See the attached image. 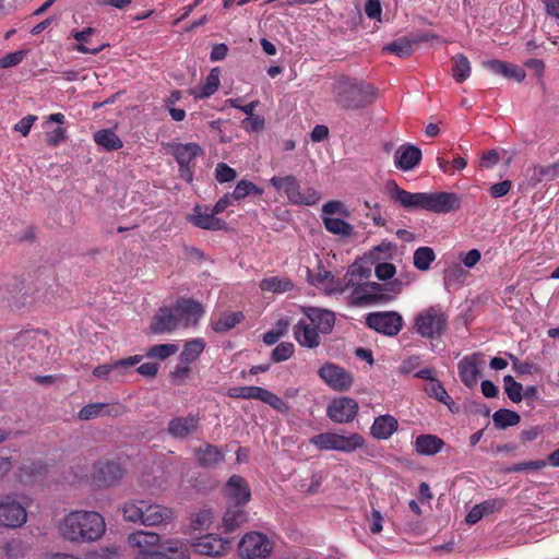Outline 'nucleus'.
Returning <instances> with one entry per match:
<instances>
[{
    "label": "nucleus",
    "mask_w": 559,
    "mask_h": 559,
    "mask_svg": "<svg viewBox=\"0 0 559 559\" xmlns=\"http://www.w3.org/2000/svg\"><path fill=\"white\" fill-rule=\"evenodd\" d=\"M248 521V512L245 506L227 504L223 516V528L225 533H233Z\"/></svg>",
    "instance_id": "nucleus-28"
},
{
    "label": "nucleus",
    "mask_w": 559,
    "mask_h": 559,
    "mask_svg": "<svg viewBox=\"0 0 559 559\" xmlns=\"http://www.w3.org/2000/svg\"><path fill=\"white\" fill-rule=\"evenodd\" d=\"M334 103L344 110H359L370 105L377 88L362 81L348 76H340L332 84Z\"/></svg>",
    "instance_id": "nucleus-2"
},
{
    "label": "nucleus",
    "mask_w": 559,
    "mask_h": 559,
    "mask_svg": "<svg viewBox=\"0 0 559 559\" xmlns=\"http://www.w3.org/2000/svg\"><path fill=\"white\" fill-rule=\"evenodd\" d=\"M415 451L420 455H435L439 453L444 441L436 435H419L415 440Z\"/></svg>",
    "instance_id": "nucleus-29"
},
{
    "label": "nucleus",
    "mask_w": 559,
    "mask_h": 559,
    "mask_svg": "<svg viewBox=\"0 0 559 559\" xmlns=\"http://www.w3.org/2000/svg\"><path fill=\"white\" fill-rule=\"evenodd\" d=\"M227 504L245 506L251 499L248 481L240 475H231L223 488Z\"/></svg>",
    "instance_id": "nucleus-13"
},
{
    "label": "nucleus",
    "mask_w": 559,
    "mask_h": 559,
    "mask_svg": "<svg viewBox=\"0 0 559 559\" xmlns=\"http://www.w3.org/2000/svg\"><path fill=\"white\" fill-rule=\"evenodd\" d=\"M323 225L325 229L341 237H349L354 233V227L342 218L322 216Z\"/></svg>",
    "instance_id": "nucleus-42"
},
{
    "label": "nucleus",
    "mask_w": 559,
    "mask_h": 559,
    "mask_svg": "<svg viewBox=\"0 0 559 559\" xmlns=\"http://www.w3.org/2000/svg\"><path fill=\"white\" fill-rule=\"evenodd\" d=\"M334 214H340L345 217L349 216V212L343 202L333 200L324 203L322 206V216L333 217Z\"/></svg>",
    "instance_id": "nucleus-54"
},
{
    "label": "nucleus",
    "mask_w": 559,
    "mask_h": 559,
    "mask_svg": "<svg viewBox=\"0 0 559 559\" xmlns=\"http://www.w3.org/2000/svg\"><path fill=\"white\" fill-rule=\"evenodd\" d=\"M397 419L389 414L380 415L374 418L370 427L371 436L377 440H388L397 430Z\"/></svg>",
    "instance_id": "nucleus-27"
},
{
    "label": "nucleus",
    "mask_w": 559,
    "mask_h": 559,
    "mask_svg": "<svg viewBox=\"0 0 559 559\" xmlns=\"http://www.w3.org/2000/svg\"><path fill=\"white\" fill-rule=\"evenodd\" d=\"M471 72V63L466 56L459 53L452 58V74L457 83L466 81Z\"/></svg>",
    "instance_id": "nucleus-43"
},
{
    "label": "nucleus",
    "mask_w": 559,
    "mask_h": 559,
    "mask_svg": "<svg viewBox=\"0 0 559 559\" xmlns=\"http://www.w3.org/2000/svg\"><path fill=\"white\" fill-rule=\"evenodd\" d=\"M295 352V346L290 342L280 343L271 353V360L273 362H281L289 359Z\"/></svg>",
    "instance_id": "nucleus-53"
},
{
    "label": "nucleus",
    "mask_w": 559,
    "mask_h": 559,
    "mask_svg": "<svg viewBox=\"0 0 559 559\" xmlns=\"http://www.w3.org/2000/svg\"><path fill=\"white\" fill-rule=\"evenodd\" d=\"M27 519L25 508L17 501L7 497L0 501V525L5 527H20Z\"/></svg>",
    "instance_id": "nucleus-18"
},
{
    "label": "nucleus",
    "mask_w": 559,
    "mask_h": 559,
    "mask_svg": "<svg viewBox=\"0 0 559 559\" xmlns=\"http://www.w3.org/2000/svg\"><path fill=\"white\" fill-rule=\"evenodd\" d=\"M94 142L106 151H117L123 146L119 136L110 129H102L94 133Z\"/></svg>",
    "instance_id": "nucleus-38"
},
{
    "label": "nucleus",
    "mask_w": 559,
    "mask_h": 559,
    "mask_svg": "<svg viewBox=\"0 0 559 559\" xmlns=\"http://www.w3.org/2000/svg\"><path fill=\"white\" fill-rule=\"evenodd\" d=\"M199 426L200 416L198 414H189L170 419L167 431L175 439H187L198 430Z\"/></svg>",
    "instance_id": "nucleus-21"
},
{
    "label": "nucleus",
    "mask_w": 559,
    "mask_h": 559,
    "mask_svg": "<svg viewBox=\"0 0 559 559\" xmlns=\"http://www.w3.org/2000/svg\"><path fill=\"white\" fill-rule=\"evenodd\" d=\"M309 442L321 451L353 453L366 447V439L358 432L348 436L337 432H322L310 438Z\"/></svg>",
    "instance_id": "nucleus-7"
},
{
    "label": "nucleus",
    "mask_w": 559,
    "mask_h": 559,
    "mask_svg": "<svg viewBox=\"0 0 559 559\" xmlns=\"http://www.w3.org/2000/svg\"><path fill=\"white\" fill-rule=\"evenodd\" d=\"M358 403L348 396H341L332 400L326 414L329 418L337 424H347L354 420L358 413Z\"/></svg>",
    "instance_id": "nucleus-14"
},
{
    "label": "nucleus",
    "mask_w": 559,
    "mask_h": 559,
    "mask_svg": "<svg viewBox=\"0 0 559 559\" xmlns=\"http://www.w3.org/2000/svg\"><path fill=\"white\" fill-rule=\"evenodd\" d=\"M293 335L299 346L314 349L321 345V333L302 318L293 326Z\"/></svg>",
    "instance_id": "nucleus-23"
},
{
    "label": "nucleus",
    "mask_w": 559,
    "mask_h": 559,
    "mask_svg": "<svg viewBox=\"0 0 559 559\" xmlns=\"http://www.w3.org/2000/svg\"><path fill=\"white\" fill-rule=\"evenodd\" d=\"M504 392L513 403H520L523 400V385L515 381L510 374L503 378Z\"/></svg>",
    "instance_id": "nucleus-50"
},
{
    "label": "nucleus",
    "mask_w": 559,
    "mask_h": 559,
    "mask_svg": "<svg viewBox=\"0 0 559 559\" xmlns=\"http://www.w3.org/2000/svg\"><path fill=\"white\" fill-rule=\"evenodd\" d=\"M418 43L417 39H411L406 36L400 37L383 47V51L393 53L397 57H408L413 52V45Z\"/></svg>",
    "instance_id": "nucleus-39"
},
{
    "label": "nucleus",
    "mask_w": 559,
    "mask_h": 559,
    "mask_svg": "<svg viewBox=\"0 0 559 559\" xmlns=\"http://www.w3.org/2000/svg\"><path fill=\"white\" fill-rule=\"evenodd\" d=\"M273 549V544L266 535L260 532H250L239 542V556L242 559H266Z\"/></svg>",
    "instance_id": "nucleus-10"
},
{
    "label": "nucleus",
    "mask_w": 559,
    "mask_h": 559,
    "mask_svg": "<svg viewBox=\"0 0 559 559\" xmlns=\"http://www.w3.org/2000/svg\"><path fill=\"white\" fill-rule=\"evenodd\" d=\"M106 525L104 518L93 511L69 513L61 525L62 536L71 542H93L102 537Z\"/></svg>",
    "instance_id": "nucleus-3"
},
{
    "label": "nucleus",
    "mask_w": 559,
    "mask_h": 559,
    "mask_svg": "<svg viewBox=\"0 0 559 559\" xmlns=\"http://www.w3.org/2000/svg\"><path fill=\"white\" fill-rule=\"evenodd\" d=\"M425 392L430 396L439 401L440 403L445 404L451 412H456L459 407L452 397L448 394L445 388L441 383L440 380L435 379L432 382H428L425 388Z\"/></svg>",
    "instance_id": "nucleus-35"
},
{
    "label": "nucleus",
    "mask_w": 559,
    "mask_h": 559,
    "mask_svg": "<svg viewBox=\"0 0 559 559\" xmlns=\"http://www.w3.org/2000/svg\"><path fill=\"white\" fill-rule=\"evenodd\" d=\"M390 199L407 210H425L437 214H448L461 207V197L455 192H409L399 187L394 180L385 185Z\"/></svg>",
    "instance_id": "nucleus-1"
},
{
    "label": "nucleus",
    "mask_w": 559,
    "mask_h": 559,
    "mask_svg": "<svg viewBox=\"0 0 559 559\" xmlns=\"http://www.w3.org/2000/svg\"><path fill=\"white\" fill-rule=\"evenodd\" d=\"M370 276V270L361 265H353L348 269L344 275L345 287L356 285L357 282L367 280Z\"/></svg>",
    "instance_id": "nucleus-51"
},
{
    "label": "nucleus",
    "mask_w": 559,
    "mask_h": 559,
    "mask_svg": "<svg viewBox=\"0 0 559 559\" xmlns=\"http://www.w3.org/2000/svg\"><path fill=\"white\" fill-rule=\"evenodd\" d=\"M128 543L142 555H160L163 550L160 536L154 532L136 531L128 536Z\"/></svg>",
    "instance_id": "nucleus-16"
},
{
    "label": "nucleus",
    "mask_w": 559,
    "mask_h": 559,
    "mask_svg": "<svg viewBox=\"0 0 559 559\" xmlns=\"http://www.w3.org/2000/svg\"><path fill=\"white\" fill-rule=\"evenodd\" d=\"M237 173L226 163H218L215 168V179L219 183L231 182L236 179Z\"/></svg>",
    "instance_id": "nucleus-55"
},
{
    "label": "nucleus",
    "mask_w": 559,
    "mask_h": 559,
    "mask_svg": "<svg viewBox=\"0 0 559 559\" xmlns=\"http://www.w3.org/2000/svg\"><path fill=\"white\" fill-rule=\"evenodd\" d=\"M159 556L165 559H190V545L180 539L166 540Z\"/></svg>",
    "instance_id": "nucleus-34"
},
{
    "label": "nucleus",
    "mask_w": 559,
    "mask_h": 559,
    "mask_svg": "<svg viewBox=\"0 0 559 559\" xmlns=\"http://www.w3.org/2000/svg\"><path fill=\"white\" fill-rule=\"evenodd\" d=\"M197 554L209 557H221L230 549V540L215 534H206L197 538L191 545Z\"/></svg>",
    "instance_id": "nucleus-15"
},
{
    "label": "nucleus",
    "mask_w": 559,
    "mask_h": 559,
    "mask_svg": "<svg viewBox=\"0 0 559 559\" xmlns=\"http://www.w3.org/2000/svg\"><path fill=\"white\" fill-rule=\"evenodd\" d=\"M318 376L329 388L336 392H346L354 383L353 374L334 362L322 365L318 370Z\"/></svg>",
    "instance_id": "nucleus-11"
},
{
    "label": "nucleus",
    "mask_w": 559,
    "mask_h": 559,
    "mask_svg": "<svg viewBox=\"0 0 559 559\" xmlns=\"http://www.w3.org/2000/svg\"><path fill=\"white\" fill-rule=\"evenodd\" d=\"M421 157L419 147L413 144H403L394 153V165L400 170L409 171L419 165Z\"/></svg>",
    "instance_id": "nucleus-24"
},
{
    "label": "nucleus",
    "mask_w": 559,
    "mask_h": 559,
    "mask_svg": "<svg viewBox=\"0 0 559 559\" xmlns=\"http://www.w3.org/2000/svg\"><path fill=\"white\" fill-rule=\"evenodd\" d=\"M546 466V461L544 460H536V461H528V462H521L515 463L512 466L508 468L509 473H519L523 471H539L543 469Z\"/></svg>",
    "instance_id": "nucleus-58"
},
{
    "label": "nucleus",
    "mask_w": 559,
    "mask_h": 559,
    "mask_svg": "<svg viewBox=\"0 0 559 559\" xmlns=\"http://www.w3.org/2000/svg\"><path fill=\"white\" fill-rule=\"evenodd\" d=\"M195 457L200 466L213 467L224 461V454L217 445L205 444L195 451Z\"/></svg>",
    "instance_id": "nucleus-32"
},
{
    "label": "nucleus",
    "mask_w": 559,
    "mask_h": 559,
    "mask_svg": "<svg viewBox=\"0 0 559 559\" xmlns=\"http://www.w3.org/2000/svg\"><path fill=\"white\" fill-rule=\"evenodd\" d=\"M449 326V316L440 305L420 310L414 320V331L424 338H440Z\"/></svg>",
    "instance_id": "nucleus-5"
},
{
    "label": "nucleus",
    "mask_w": 559,
    "mask_h": 559,
    "mask_svg": "<svg viewBox=\"0 0 559 559\" xmlns=\"http://www.w3.org/2000/svg\"><path fill=\"white\" fill-rule=\"evenodd\" d=\"M349 295V305L355 307L366 306L374 302H388L392 298L383 292H392L399 294L401 292V282L394 281L388 284H379L376 282H357Z\"/></svg>",
    "instance_id": "nucleus-6"
},
{
    "label": "nucleus",
    "mask_w": 559,
    "mask_h": 559,
    "mask_svg": "<svg viewBox=\"0 0 559 559\" xmlns=\"http://www.w3.org/2000/svg\"><path fill=\"white\" fill-rule=\"evenodd\" d=\"M269 183L287 201L297 206H313L321 200V193L313 187H301L300 181L294 175L273 176Z\"/></svg>",
    "instance_id": "nucleus-4"
},
{
    "label": "nucleus",
    "mask_w": 559,
    "mask_h": 559,
    "mask_svg": "<svg viewBox=\"0 0 559 559\" xmlns=\"http://www.w3.org/2000/svg\"><path fill=\"white\" fill-rule=\"evenodd\" d=\"M205 348V343L201 338H194L191 341H188L183 349L179 356L180 362L190 365L193 361H195L199 356L203 353Z\"/></svg>",
    "instance_id": "nucleus-40"
},
{
    "label": "nucleus",
    "mask_w": 559,
    "mask_h": 559,
    "mask_svg": "<svg viewBox=\"0 0 559 559\" xmlns=\"http://www.w3.org/2000/svg\"><path fill=\"white\" fill-rule=\"evenodd\" d=\"M509 357L513 360L514 370L520 374H533L539 371V367L536 364L528 361H520L512 354H509Z\"/></svg>",
    "instance_id": "nucleus-60"
},
{
    "label": "nucleus",
    "mask_w": 559,
    "mask_h": 559,
    "mask_svg": "<svg viewBox=\"0 0 559 559\" xmlns=\"http://www.w3.org/2000/svg\"><path fill=\"white\" fill-rule=\"evenodd\" d=\"M25 56H26V52L23 50L10 52L0 59V68L7 69V68L17 66L19 63H21L23 61Z\"/></svg>",
    "instance_id": "nucleus-62"
},
{
    "label": "nucleus",
    "mask_w": 559,
    "mask_h": 559,
    "mask_svg": "<svg viewBox=\"0 0 559 559\" xmlns=\"http://www.w3.org/2000/svg\"><path fill=\"white\" fill-rule=\"evenodd\" d=\"M179 324L175 306L164 307L154 316L150 329L153 334H164L176 330Z\"/></svg>",
    "instance_id": "nucleus-25"
},
{
    "label": "nucleus",
    "mask_w": 559,
    "mask_h": 559,
    "mask_svg": "<svg viewBox=\"0 0 559 559\" xmlns=\"http://www.w3.org/2000/svg\"><path fill=\"white\" fill-rule=\"evenodd\" d=\"M484 362V355L481 353L465 356L459 362V376L465 386L472 389L477 384L480 377V367Z\"/></svg>",
    "instance_id": "nucleus-19"
},
{
    "label": "nucleus",
    "mask_w": 559,
    "mask_h": 559,
    "mask_svg": "<svg viewBox=\"0 0 559 559\" xmlns=\"http://www.w3.org/2000/svg\"><path fill=\"white\" fill-rule=\"evenodd\" d=\"M304 320L311 323L312 328L323 334H330L335 324V314L333 311L318 307H301Z\"/></svg>",
    "instance_id": "nucleus-17"
},
{
    "label": "nucleus",
    "mask_w": 559,
    "mask_h": 559,
    "mask_svg": "<svg viewBox=\"0 0 559 559\" xmlns=\"http://www.w3.org/2000/svg\"><path fill=\"white\" fill-rule=\"evenodd\" d=\"M171 153L179 166V177L190 183L194 175V159L203 154L202 147L194 142L171 145Z\"/></svg>",
    "instance_id": "nucleus-9"
},
{
    "label": "nucleus",
    "mask_w": 559,
    "mask_h": 559,
    "mask_svg": "<svg viewBox=\"0 0 559 559\" xmlns=\"http://www.w3.org/2000/svg\"><path fill=\"white\" fill-rule=\"evenodd\" d=\"M177 352L178 346L175 344H156L147 349L146 356L165 360Z\"/></svg>",
    "instance_id": "nucleus-52"
},
{
    "label": "nucleus",
    "mask_w": 559,
    "mask_h": 559,
    "mask_svg": "<svg viewBox=\"0 0 559 559\" xmlns=\"http://www.w3.org/2000/svg\"><path fill=\"white\" fill-rule=\"evenodd\" d=\"M396 272L395 265L392 263L383 262L376 265V276L380 281H386L394 276Z\"/></svg>",
    "instance_id": "nucleus-63"
},
{
    "label": "nucleus",
    "mask_w": 559,
    "mask_h": 559,
    "mask_svg": "<svg viewBox=\"0 0 559 559\" xmlns=\"http://www.w3.org/2000/svg\"><path fill=\"white\" fill-rule=\"evenodd\" d=\"M259 286L263 292L282 294L292 290L294 283L288 277L270 276L263 278Z\"/></svg>",
    "instance_id": "nucleus-37"
},
{
    "label": "nucleus",
    "mask_w": 559,
    "mask_h": 559,
    "mask_svg": "<svg viewBox=\"0 0 559 559\" xmlns=\"http://www.w3.org/2000/svg\"><path fill=\"white\" fill-rule=\"evenodd\" d=\"M104 415H110L108 404L91 403L80 409L78 417L80 420H90Z\"/></svg>",
    "instance_id": "nucleus-49"
},
{
    "label": "nucleus",
    "mask_w": 559,
    "mask_h": 559,
    "mask_svg": "<svg viewBox=\"0 0 559 559\" xmlns=\"http://www.w3.org/2000/svg\"><path fill=\"white\" fill-rule=\"evenodd\" d=\"M145 500H132L126 502L121 510L126 521L133 523H141L143 521Z\"/></svg>",
    "instance_id": "nucleus-45"
},
{
    "label": "nucleus",
    "mask_w": 559,
    "mask_h": 559,
    "mask_svg": "<svg viewBox=\"0 0 559 559\" xmlns=\"http://www.w3.org/2000/svg\"><path fill=\"white\" fill-rule=\"evenodd\" d=\"M213 522V512L210 509L201 510L195 514V518L192 521V526L194 530H205Z\"/></svg>",
    "instance_id": "nucleus-59"
},
{
    "label": "nucleus",
    "mask_w": 559,
    "mask_h": 559,
    "mask_svg": "<svg viewBox=\"0 0 559 559\" xmlns=\"http://www.w3.org/2000/svg\"><path fill=\"white\" fill-rule=\"evenodd\" d=\"M227 396L231 399L259 400L281 413L288 411L287 403L281 396L261 386H234L228 390Z\"/></svg>",
    "instance_id": "nucleus-8"
},
{
    "label": "nucleus",
    "mask_w": 559,
    "mask_h": 559,
    "mask_svg": "<svg viewBox=\"0 0 559 559\" xmlns=\"http://www.w3.org/2000/svg\"><path fill=\"white\" fill-rule=\"evenodd\" d=\"M492 420L496 428L507 429L516 426L521 420V416L514 411L501 408L493 413Z\"/></svg>",
    "instance_id": "nucleus-44"
},
{
    "label": "nucleus",
    "mask_w": 559,
    "mask_h": 559,
    "mask_svg": "<svg viewBox=\"0 0 559 559\" xmlns=\"http://www.w3.org/2000/svg\"><path fill=\"white\" fill-rule=\"evenodd\" d=\"M436 254L430 247H419L415 250L413 262L414 266L419 271H428L435 261Z\"/></svg>",
    "instance_id": "nucleus-46"
},
{
    "label": "nucleus",
    "mask_w": 559,
    "mask_h": 559,
    "mask_svg": "<svg viewBox=\"0 0 559 559\" xmlns=\"http://www.w3.org/2000/svg\"><path fill=\"white\" fill-rule=\"evenodd\" d=\"M368 328L388 336H395L403 328V318L395 311L371 312L366 318Z\"/></svg>",
    "instance_id": "nucleus-12"
},
{
    "label": "nucleus",
    "mask_w": 559,
    "mask_h": 559,
    "mask_svg": "<svg viewBox=\"0 0 559 559\" xmlns=\"http://www.w3.org/2000/svg\"><path fill=\"white\" fill-rule=\"evenodd\" d=\"M485 515L500 512L506 507V500L502 498L488 499L479 503Z\"/></svg>",
    "instance_id": "nucleus-61"
},
{
    "label": "nucleus",
    "mask_w": 559,
    "mask_h": 559,
    "mask_svg": "<svg viewBox=\"0 0 559 559\" xmlns=\"http://www.w3.org/2000/svg\"><path fill=\"white\" fill-rule=\"evenodd\" d=\"M142 360V356L134 355L120 359L114 364L99 365L93 369V376L106 378L112 370H127L136 366Z\"/></svg>",
    "instance_id": "nucleus-33"
},
{
    "label": "nucleus",
    "mask_w": 559,
    "mask_h": 559,
    "mask_svg": "<svg viewBox=\"0 0 559 559\" xmlns=\"http://www.w3.org/2000/svg\"><path fill=\"white\" fill-rule=\"evenodd\" d=\"M333 275L330 271L324 270L319 266L318 272L313 273L309 267H307V280L311 285H323L328 280H332Z\"/></svg>",
    "instance_id": "nucleus-57"
},
{
    "label": "nucleus",
    "mask_w": 559,
    "mask_h": 559,
    "mask_svg": "<svg viewBox=\"0 0 559 559\" xmlns=\"http://www.w3.org/2000/svg\"><path fill=\"white\" fill-rule=\"evenodd\" d=\"M95 33V29L92 27H86L83 31H76L73 33V38L79 43L75 46V50L82 53L97 55L107 45L102 44L96 47L90 45V37Z\"/></svg>",
    "instance_id": "nucleus-36"
},
{
    "label": "nucleus",
    "mask_w": 559,
    "mask_h": 559,
    "mask_svg": "<svg viewBox=\"0 0 559 559\" xmlns=\"http://www.w3.org/2000/svg\"><path fill=\"white\" fill-rule=\"evenodd\" d=\"M265 120L260 115L248 116L241 121V127L247 132H258L264 129Z\"/></svg>",
    "instance_id": "nucleus-56"
},
{
    "label": "nucleus",
    "mask_w": 559,
    "mask_h": 559,
    "mask_svg": "<svg viewBox=\"0 0 559 559\" xmlns=\"http://www.w3.org/2000/svg\"><path fill=\"white\" fill-rule=\"evenodd\" d=\"M263 189L254 185L250 180L242 179L237 182L234 191L230 193L234 200L240 201L250 194L261 195Z\"/></svg>",
    "instance_id": "nucleus-47"
},
{
    "label": "nucleus",
    "mask_w": 559,
    "mask_h": 559,
    "mask_svg": "<svg viewBox=\"0 0 559 559\" xmlns=\"http://www.w3.org/2000/svg\"><path fill=\"white\" fill-rule=\"evenodd\" d=\"M47 473V465L37 460V461H25L17 468L16 476L21 483H31L37 477L44 476Z\"/></svg>",
    "instance_id": "nucleus-31"
},
{
    "label": "nucleus",
    "mask_w": 559,
    "mask_h": 559,
    "mask_svg": "<svg viewBox=\"0 0 559 559\" xmlns=\"http://www.w3.org/2000/svg\"><path fill=\"white\" fill-rule=\"evenodd\" d=\"M219 85V74L218 69H212L210 74L206 78V82L204 85H202L198 91H195L194 97L195 98H206L213 95Z\"/></svg>",
    "instance_id": "nucleus-48"
},
{
    "label": "nucleus",
    "mask_w": 559,
    "mask_h": 559,
    "mask_svg": "<svg viewBox=\"0 0 559 559\" xmlns=\"http://www.w3.org/2000/svg\"><path fill=\"white\" fill-rule=\"evenodd\" d=\"M142 524L146 526H157L169 523L174 518V511L170 508L157 503L145 501Z\"/></svg>",
    "instance_id": "nucleus-26"
},
{
    "label": "nucleus",
    "mask_w": 559,
    "mask_h": 559,
    "mask_svg": "<svg viewBox=\"0 0 559 559\" xmlns=\"http://www.w3.org/2000/svg\"><path fill=\"white\" fill-rule=\"evenodd\" d=\"M189 222L206 230H219L225 226V221L215 217L213 211L211 213H202L200 206H195L194 214L189 217Z\"/></svg>",
    "instance_id": "nucleus-30"
},
{
    "label": "nucleus",
    "mask_w": 559,
    "mask_h": 559,
    "mask_svg": "<svg viewBox=\"0 0 559 559\" xmlns=\"http://www.w3.org/2000/svg\"><path fill=\"white\" fill-rule=\"evenodd\" d=\"M191 371V368L189 365L180 362L177 365L171 372V378L175 384L181 385L185 383L186 379L188 378L189 373Z\"/></svg>",
    "instance_id": "nucleus-64"
},
{
    "label": "nucleus",
    "mask_w": 559,
    "mask_h": 559,
    "mask_svg": "<svg viewBox=\"0 0 559 559\" xmlns=\"http://www.w3.org/2000/svg\"><path fill=\"white\" fill-rule=\"evenodd\" d=\"M175 311L179 323L185 326L195 325L204 314L201 302L190 298L178 299L175 304Z\"/></svg>",
    "instance_id": "nucleus-20"
},
{
    "label": "nucleus",
    "mask_w": 559,
    "mask_h": 559,
    "mask_svg": "<svg viewBox=\"0 0 559 559\" xmlns=\"http://www.w3.org/2000/svg\"><path fill=\"white\" fill-rule=\"evenodd\" d=\"M243 319L240 311L223 313L217 320H212V329L216 333H224L234 329Z\"/></svg>",
    "instance_id": "nucleus-41"
},
{
    "label": "nucleus",
    "mask_w": 559,
    "mask_h": 559,
    "mask_svg": "<svg viewBox=\"0 0 559 559\" xmlns=\"http://www.w3.org/2000/svg\"><path fill=\"white\" fill-rule=\"evenodd\" d=\"M123 468L114 461H99L94 464L93 478L100 486H109L122 478Z\"/></svg>",
    "instance_id": "nucleus-22"
}]
</instances>
